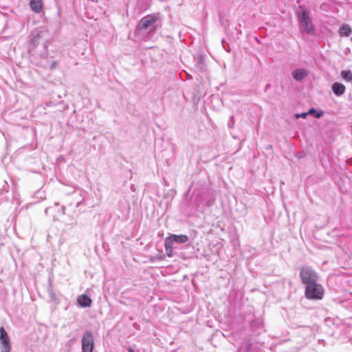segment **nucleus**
<instances>
[{
  "mask_svg": "<svg viewBox=\"0 0 352 352\" xmlns=\"http://www.w3.org/2000/svg\"><path fill=\"white\" fill-rule=\"evenodd\" d=\"M298 22L300 31L309 34H314L315 28L307 10H303L298 14Z\"/></svg>",
  "mask_w": 352,
  "mask_h": 352,
  "instance_id": "7ed1b4c3",
  "label": "nucleus"
},
{
  "mask_svg": "<svg viewBox=\"0 0 352 352\" xmlns=\"http://www.w3.org/2000/svg\"><path fill=\"white\" fill-rule=\"evenodd\" d=\"M237 352H255L252 348V344L248 340H243L238 349Z\"/></svg>",
  "mask_w": 352,
  "mask_h": 352,
  "instance_id": "ddd939ff",
  "label": "nucleus"
},
{
  "mask_svg": "<svg viewBox=\"0 0 352 352\" xmlns=\"http://www.w3.org/2000/svg\"><path fill=\"white\" fill-rule=\"evenodd\" d=\"M166 240L168 241V244H172L174 246L175 243L183 244L187 243L189 238L186 234H170L166 238Z\"/></svg>",
  "mask_w": 352,
  "mask_h": 352,
  "instance_id": "6e6552de",
  "label": "nucleus"
},
{
  "mask_svg": "<svg viewBox=\"0 0 352 352\" xmlns=\"http://www.w3.org/2000/svg\"><path fill=\"white\" fill-rule=\"evenodd\" d=\"M35 197L38 199V201H43L45 199V193L44 191L41 190H37L34 194Z\"/></svg>",
  "mask_w": 352,
  "mask_h": 352,
  "instance_id": "f3484780",
  "label": "nucleus"
},
{
  "mask_svg": "<svg viewBox=\"0 0 352 352\" xmlns=\"http://www.w3.org/2000/svg\"><path fill=\"white\" fill-rule=\"evenodd\" d=\"M94 337L90 331H86L82 338V352H92L94 349Z\"/></svg>",
  "mask_w": 352,
  "mask_h": 352,
  "instance_id": "423d86ee",
  "label": "nucleus"
},
{
  "mask_svg": "<svg viewBox=\"0 0 352 352\" xmlns=\"http://www.w3.org/2000/svg\"><path fill=\"white\" fill-rule=\"evenodd\" d=\"M129 352H133V350H131V349H130V350H129Z\"/></svg>",
  "mask_w": 352,
  "mask_h": 352,
  "instance_id": "bb28decb",
  "label": "nucleus"
},
{
  "mask_svg": "<svg viewBox=\"0 0 352 352\" xmlns=\"http://www.w3.org/2000/svg\"><path fill=\"white\" fill-rule=\"evenodd\" d=\"M158 19V14H148L144 16L135 30L136 38L140 41L150 40L161 28Z\"/></svg>",
  "mask_w": 352,
  "mask_h": 352,
  "instance_id": "f257e3e1",
  "label": "nucleus"
},
{
  "mask_svg": "<svg viewBox=\"0 0 352 352\" xmlns=\"http://www.w3.org/2000/svg\"><path fill=\"white\" fill-rule=\"evenodd\" d=\"M315 112V109L314 108H311L309 110V111L307 112L308 114H312Z\"/></svg>",
  "mask_w": 352,
  "mask_h": 352,
  "instance_id": "412c9836",
  "label": "nucleus"
},
{
  "mask_svg": "<svg viewBox=\"0 0 352 352\" xmlns=\"http://www.w3.org/2000/svg\"><path fill=\"white\" fill-rule=\"evenodd\" d=\"M58 205H59V203H58V202H56V203H54V206H58Z\"/></svg>",
  "mask_w": 352,
  "mask_h": 352,
  "instance_id": "393cba45",
  "label": "nucleus"
},
{
  "mask_svg": "<svg viewBox=\"0 0 352 352\" xmlns=\"http://www.w3.org/2000/svg\"><path fill=\"white\" fill-rule=\"evenodd\" d=\"M54 65H55V63H53V64H52V68L53 67H54Z\"/></svg>",
  "mask_w": 352,
  "mask_h": 352,
  "instance_id": "a878e982",
  "label": "nucleus"
},
{
  "mask_svg": "<svg viewBox=\"0 0 352 352\" xmlns=\"http://www.w3.org/2000/svg\"><path fill=\"white\" fill-rule=\"evenodd\" d=\"M77 302L81 307H89L91 305V299L85 294L80 295L77 298Z\"/></svg>",
  "mask_w": 352,
  "mask_h": 352,
  "instance_id": "1a4fd4ad",
  "label": "nucleus"
},
{
  "mask_svg": "<svg viewBox=\"0 0 352 352\" xmlns=\"http://www.w3.org/2000/svg\"><path fill=\"white\" fill-rule=\"evenodd\" d=\"M41 37L39 33L34 34L32 39V43L29 46V53L35 57H40L43 60L47 58V48L45 44L38 43V40Z\"/></svg>",
  "mask_w": 352,
  "mask_h": 352,
  "instance_id": "f03ea898",
  "label": "nucleus"
},
{
  "mask_svg": "<svg viewBox=\"0 0 352 352\" xmlns=\"http://www.w3.org/2000/svg\"><path fill=\"white\" fill-rule=\"evenodd\" d=\"M164 247H165V250H166V253L167 256L168 257H172L173 256V249L175 248V247L173 246L172 244H168V241H167L166 240H165Z\"/></svg>",
  "mask_w": 352,
  "mask_h": 352,
  "instance_id": "dca6fc26",
  "label": "nucleus"
},
{
  "mask_svg": "<svg viewBox=\"0 0 352 352\" xmlns=\"http://www.w3.org/2000/svg\"><path fill=\"white\" fill-rule=\"evenodd\" d=\"M308 115V113L307 112H304V113H296L295 115V117L298 119V118H306L307 116Z\"/></svg>",
  "mask_w": 352,
  "mask_h": 352,
  "instance_id": "a211bd4d",
  "label": "nucleus"
},
{
  "mask_svg": "<svg viewBox=\"0 0 352 352\" xmlns=\"http://www.w3.org/2000/svg\"><path fill=\"white\" fill-rule=\"evenodd\" d=\"M292 74L296 81H300L308 76V72L305 69H296L292 72Z\"/></svg>",
  "mask_w": 352,
  "mask_h": 352,
  "instance_id": "9d476101",
  "label": "nucleus"
},
{
  "mask_svg": "<svg viewBox=\"0 0 352 352\" xmlns=\"http://www.w3.org/2000/svg\"><path fill=\"white\" fill-rule=\"evenodd\" d=\"M0 349L1 352H10L11 350L8 335L3 327H0Z\"/></svg>",
  "mask_w": 352,
  "mask_h": 352,
  "instance_id": "0eeeda50",
  "label": "nucleus"
},
{
  "mask_svg": "<svg viewBox=\"0 0 352 352\" xmlns=\"http://www.w3.org/2000/svg\"><path fill=\"white\" fill-rule=\"evenodd\" d=\"M352 32L351 28L349 25L344 23L341 25L338 30L340 36H349Z\"/></svg>",
  "mask_w": 352,
  "mask_h": 352,
  "instance_id": "4468645a",
  "label": "nucleus"
},
{
  "mask_svg": "<svg viewBox=\"0 0 352 352\" xmlns=\"http://www.w3.org/2000/svg\"><path fill=\"white\" fill-rule=\"evenodd\" d=\"M61 212L63 214H65V206H62L61 208Z\"/></svg>",
  "mask_w": 352,
  "mask_h": 352,
  "instance_id": "4be33fe9",
  "label": "nucleus"
},
{
  "mask_svg": "<svg viewBox=\"0 0 352 352\" xmlns=\"http://www.w3.org/2000/svg\"><path fill=\"white\" fill-rule=\"evenodd\" d=\"M332 90L336 96H340L345 92L346 87L342 83L335 82L332 85Z\"/></svg>",
  "mask_w": 352,
  "mask_h": 352,
  "instance_id": "f8f14e48",
  "label": "nucleus"
},
{
  "mask_svg": "<svg viewBox=\"0 0 352 352\" xmlns=\"http://www.w3.org/2000/svg\"><path fill=\"white\" fill-rule=\"evenodd\" d=\"M324 295V290L321 285L317 282L309 284L305 287V296L311 300H321Z\"/></svg>",
  "mask_w": 352,
  "mask_h": 352,
  "instance_id": "20e7f679",
  "label": "nucleus"
},
{
  "mask_svg": "<svg viewBox=\"0 0 352 352\" xmlns=\"http://www.w3.org/2000/svg\"><path fill=\"white\" fill-rule=\"evenodd\" d=\"M340 75L344 80L347 82L352 81V72L350 70H342Z\"/></svg>",
  "mask_w": 352,
  "mask_h": 352,
  "instance_id": "2eb2a0df",
  "label": "nucleus"
},
{
  "mask_svg": "<svg viewBox=\"0 0 352 352\" xmlns=\"http://www.w3.org/2000/svg\"><path fill=\"white\" fill-rule=\"evenodd\" d=\"M300 276L302 283L305 285L317 282L318 278L317 273L309 266L302 267Z\"/></svg>",
  "mask_w": 352,
  "mask_h": 352,
  "instance_id": "39448f33",
  "label": "nucleus"
},
{
  "mask_svg": "<svg viewBox=\"0 0 352 352\" xmlns=\"http://www.w3.org/2000/svg\"><path fill=\"white\" fill-rule=\"evenodd\" d=\"M30 7L35 13H40L43 10V0H30Z\"/></svg>",
  "mask_w": 352,
  "mask_h": 352,
  "instance_id": "9b49d317",
  "label": "nucleus"
},
{
  "mask_svg": "<svg viewBox=\"0 0 352 352\" xmlns=\"http://www.w3.org/2000/svg\"><path fill=\"white\" fill-rule=\"evenodd\" d=\"M233 124H234V117L231 116L230 117V122L228 123V126L232 128L233 126Z\"/></svg>",
  "mask_w": 352,
  "mask_h": 352,
  "instance_id": "6ab92c4d",
  "label": "nucleus"
},
{
  "mask_svg": "<svg viewBox=\"0 0 352 352\" xmlns=\"http://www.w3.org/2000/svg\"><path fill=\"white\" fill-rule=\"evenodd\" d=\"M50 210V208H45V214L46 215H47V214H48V212H49V210Z\"/></svg>",
  "mask_w": 352,
  "mask_h": 352,
  "instance_id": "5701e85b",
  "label": "nucleus"
},
{
  "mask_svg": "<svg viewBox=\"0 0 352 352\" xmlns=\"http://www.w3.org/2000/svg\"><path fill=\"white\" fill-rule=\"evenodd\" d=\"M323 115V112L322 111H318L316 113V117L317 118H320Z\"/></svg>",
  "mask_w": 352,
  "mask_h": 352,
  "instance_id": "aec40b11",
  "label": "nucleus"
},
{
  "mask_svg": "<svg viewBox=\"0 0 352 352\" xmlns=\"http://www.w3.org/2000/svg\"><path fill=\"white\" fill-rule=\"evenodd\" d=\"M256 322H258V324L259 326H261V327H263V322H262V321H261V320H256Z\"/></svg>",
  "mask_w": 352,
  "mask_h": 352,
  "instance_id": "b1692460",
  "label": "nucleus"
}]
</instances>
